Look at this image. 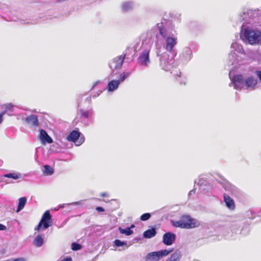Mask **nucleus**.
I'll return each instance as SVG.
<instances>
[{"label":"nucleus","mask_w":261,"mask_h":261,"mask_svg":"<svg viewBox=\"0 0 261 261\" xmlns=\"http://www.w3.org/2000/svg\"><path fill=\"white\" fill-rule=\"evenodd\" d=\"M172 224L175 227L190 229L198 227L199 223L188 215H182L178 221H172Z\"/></svg>","instance_id":"nucleus-1"},{"label":"nucleus","mask_w":261,"mask_h":261,"mask_svg":"<svg viewBox=\"0 0 261 261\" xmlns=\"http://www.w3.org/2000/svg\"><path fill=\"white\" fill-rule=\"evenodd\" d=\"M53 224V220L49 211H46L42 216L38 224L35 227V230L40 231L51 226Z\"/></svg>","instance_id":"nucleus-2"},{"label":"nucleus","mask_w":261,"mask_h":261,"mask_svg":"<svg viewBox=\"0 0 261 261\" xmlns=\"http://www.w3.org/2000/svg\"><path fill=\"white\" fill-rule=\"evenodd\" d=\"M244 36L250 44L258 43L260 39L261 33L257 30L246 29L244 31Z\"/></svg>","instance_id":"nucleus-3"},{"label":"nucleus","mask_w":261,"mask_h":261,"mask_svg":"<svg viewBox=\"0 0 261 261\" xmlns=\"http://www.w3.org/2000/svg\"><path fill=\"white\" fill-rule=\"evenodd\" d=\"M173 250H163L159 251L152 252L147 254L145 257L146 261H158L163 256H167L171 253Z\"/></svg>","instance_id":"nucleus-4"},{"label":"nucleus","mask_w":261,"mask_h":261,"mask_svg":"<svg viewBox=\"0 0 261 261\" xmlns=\"http://www.w3.org/2000/svg\"><path fill=\"white\" fill-rule=\"evenodd\" d=\"M126 55L119 56L113 59L110 63L109 66L111 69L120 68L123 64V61L125 58Z\"/></svg>","instance_id":"nucleus-5"},{"label":"nucleus","mask_w":261,"mask_h":261,"mask_svg":"<svg viewBox=\"0 0 261 261\" xmlns=\"http://www.w3.org/2000/svg\"><path fill=\"white\" fill-rule=\"evenodd\" d=\"M245 80L242 75H236L232 78V82L236 88L243 89L245 86Z\"/></svg>","instance_id":"nucleus-6"},{"label":"nucleus","mask_w":261,"mask_h":261,"mask_svg":"<svg viewBox=\"0 0 261 261\" xmlns=\"http://www.w3.org/2000/svg\"><path fill=\"white\" fill-rule=\"evenodd\" d=\"M175 234L169 232L165 233L163 237V242L167 246L172 245L175 242Z\"/></svg>","instance_id":"nucleus-7"},{"label":"nucleus","mask_w":261,"mask_h":261,"mask_svg":"<svg viewBox=\"0 0 261 261\" xmlns=\"http://www.w3.org/2000/svg\"><path fill=\"white\" fill-rule=\"evenodd\" d=\"M149 49H146L140 55L139 58V62L140 65L143 66H147L149 62Z\"/></svg>","instance_id":"nucleus-8"},{"label":"nucleus","mask_w":261,"mask_h":261,"mask_svg":"<svg viewBox=\"0 0 261 261\" xmlns=\"http://www.w3.org/2000/svg\"><path fill=\"white\" fill-rule=\"evenodd\" d=\"M223 198L224 202L226 207L230 210H234L236 207V205L233 199L226 193L223 194Z\"/></svg>","instance_id":"nucleus-9"},{"label":"nucleus","mask_w":261,"mask_h":261,"mask_svg":"<svg viewBox=\"0 0 261 261\" xmlns=\"http://www.w3.org/2000/svg\"><path fill=\"white\" fill-rule=\"evenodd\" d=\"M166 43L165 49L167 51L171 52L177 43L176 38L168 37L166 39Z\"/></svg>","instance_id":"nucleus-10"},{"label":"nucleus","mask_w":261,"mask_h":261,"mask_svg":"<svg viewBox=\"0 0 261 261\" xmlns=\"http://www.w3.org/2000/svg\"><path fill=\"white\" fill-rule=\"evenodd\" d=\"M257 84V80L253 76L248 77L245 81V86L247 88H250L251 90L255 89Z\"/></svg>","instance_id":"nucleus-11"},{"label":"nucleus","mask_w":261,"mask_h":261,"mask_svg":"<svg viewBox=\"0 0 261 261\" xmlns=\"http://www.w3.org/2000/svg\"><path fill=\"white\" fill-rule=\"evenodd\" d=\"M25 120L30 127H36L39 125L38 118L36 115H30L25 118Z\"/></svg>","instance_id":"nucleus-12"},{"label":"nucleus","mask_w":261,"mask_h":261,"mask_svg":"<svg viewBox=\"0 0 261 261\" xmlns=\"http://www.w3.org/2000/svg\"><path fill=\"white\" fill-rule=\"evenodd\" d=\"M40 139L44 143H51L53 142L52 138L47 134L44 129H41L40 133Z\"/></svg>","instance_id":"nucleus-13"},{"label":"nucleus","mask_w":261,"mask_h":261,"mask_svg":"<svg viewBox=\"0 0 261 261\" xmlns=\"http://www.w3.org/2000/svg\"><path fill=\"white\" fill-rule=\"evenodd\" d=\"M120 84V81L112 80L109 82L107 86V89L109 91H113L117 89Z\"/></svg>","instance_id":"nucleus-14"},{"label":"nucleus","mask_w":261,"mask_h":261,"mask_svg":"<svg viewBox=\"0 0 261 261\" xmlns=\"http://www.w3.org/2000/svg\"><path fill=\"white\" fill-rule=\"evenodd\" d=\"M80 133L76 130L72 131L69 136L67 139L73 142H75L80 138Z\"/></svg>","instance_id":"nucleus-15"},{"label":"nucleus","mask_w":261,"mask_h":261,"mask_svg":"<svg viewBox=\"0 0 261 261\" xmlns=\"http://www.w3.org/2000/svg\"><path fill=\"white\" fill-rule=\"evenodd\" d=\"M181 257V252L179 251H176L166 261H179Z\"/></svg>","instance_id":"nucleus-16"},{"label":"nucleus","mask_w":261,"mask_h":261,"mask_svg":"<svg viewBox=\"0 0 261 261\" xmlns=\"http://www.w3.org/2000/svg\"><path fill=\"white\" fill-rule=\"evenodd\" d=\"M156 233V232L155 229L152 228L145 231L143 233V237L145 238H151L155 236Z\"/></svg>","instance_id":"nucleus-17"},{"label":"nucleus","mask_w":261,"mask_h":261,"mask_svg":"<svg viewBox=\"0 0 261 261\" xmlns=\"http://www.w3.org/2000/svg\"><path fill=\"white\" fill-rule=\"evenodd\" d=\"M27 202V198L25 197H21L19 199L18 205L16 210L17 212H19L20 211L22 210Z\"/></svg>","instance_id":"nucleus-18"},{"label":"nucleus","mask_w":261,"mask_h":261,"mask_svg":"<svg viewBox=\"0 0 261 261\" xmlns=\"http://www.w3.org/2000/svg\"><path fill=\"white\" fill-rule=\"evenodd\" d=\"M43 243V239L40 235H38L34 239L35 245L38 247H41Z\"/></svg>","instance_id":"nucleus-19"},{"label":"nucleus","mask_w":261,"mask_h":261,"mask_svg":"<svg viewBox=\"0 0 261 261\" xmlns=\"http://www.w3.org/2000/svg\"><path fill=\"white\" fill-rule=\"evenodd\" d=\"M119 230L121 234H124L126 236H130L133 233V231L130 229V228L128 227L126 229H123L121 227H119Z\"/></svg>","instance_id":"nucleus-20"},{"label":"nucleus","mask_w":261,"mask_h":261,"mask_svg":"<svg viewBox=\"0 0 261 261\" xmlns=\"http://www.w3.org/2000/svg\"><path fill=\"white\" fill-rule=\"evenodd\" d=\"M44 173L47 175H50L53 174L54 169L50 167L49 165H45L44 166Z\"/></svg>","instance_id":"nucleus-21"},{"label":"nucleus","mask_w":261,"mask_h":261,"mask_svg":"<svg viewBox=\"0 0 261 261\" xmlns=\"http://www.w3.org/2000/svg\"><path fill=\"white\" fill-rule=\"evenodd\" d=\"M129 74H130L129 72H127V73L123 72V73H122L120 75V77H119V80H118V81H120V84L121 82H123L127 78V77Z\"/></svg>","instance_id":"nucleus-22"},{"label":"nucleus","mask_w":261,"mask_h":261,"mask_svg":"<svg viewBox=\"0 0 261 261\" xmlns=\"http://www.w3.org/2000/svg\"><path fill=\"white\" fill-rule=\"evenodd\" d=\"M82 248V245L77 243H73L71 244V249L74 251L80 250Z\"/></svg>","instance_id":"nucleus-23"},{"label":"nucleus","mask_w":261,"mask_h":261,"mask_svg":"<svg viewBox=\"0 0 261 261\" xmlns=\"http://www.w3.org/2000/svg\"><path fill=\"white\" fill-rule=\"evenodd\" d=\"M114 244L117 247H120L123 245H126V242H122L119 240H116L114 241Z\"/></svg>","instance_id":"nucleus-24"},{"label":"nucleus","mask_w":261,"mask_h":261,"mask_svg":"<svg viewBox=\"0 0 261 261\" xmlns=\"http://www.w3.org/2000/svg\"><path fill=\"white\" fill-rule=\"evenodd\" d=\"M150 217L151 215L149 213H145L141 215V216L140 217V220L143 221H146L148 220L150 218Z\"/></svg>","instance_id":"nucleus-25"},{"label":"nucleus","mask_w":261,"mask_h":261,"mask_svg":"<svg viewBox=\"0 0 261 261\" xmlns=\"http://www.w3.org/2000/svg\"><path fill=\"white\" fill-rule=\"evenodd\" d=\"M5 177H8V178H12L14 179H17L19 178V176L17 174H16L15 173H9L5 175Z\"/></svg>","instance_id":"nucleus-26"},{"label":"nucleus","mask_w":261,"mask_h":261,"mask_svg":"<svg viewBox=\"0 0 261 261\" xmlns=\"http://www.w3.org/2000/svg\"><path fill=\"white\" fill-rule=\"evenodd\" d=\"M160 33L161 35L165 38L166 36V29L164 28H160L159 29Z\"/></svg>","instance_id":"nucleus-27"},{"label":"nucleus","mask_w":261,"mask_h":261,"mask_svg":"<svg viewBox=\"0 0 261 261\" xmlns=\"http://www.w3.org/2000/svg\"><path fill=\"white\" fill-rule=\"evenodd\" d=\"M81 116L84 118L88 117V112L87 111H85L84 110H81Z\"/></svg>","instance_id":"nucleus-28"},{"label":"nucleus","mask_w":261,"mask_h":261,"mask_svg":"<svg viewBox=\"0 0 261 261\" xmlns=\"http://www.w3.org/2000/svg\"><path fill=\"white\" fill-rule=\"evenodd\" d=\"M96 210L99 212H103L105 211V210L103 207L100 206H97L96 207Z\"/></svg>","instance_id":"nucleus-29"},{"label":"nucleus","mask_w":261,"mask_h":261,"mask_svg":"<svg viewBox=\"0 0 261 261\" xmlns=\"http://www.w3.org/2000/svg\"><path fill=\"white\" fill-rule=\"evenodd\" d=\"M255 73L259 80L261 81V71H256Z\"/></svg>","instance_id":"nucleus-30"},{"label":"nucleus","mask_w":261,"mask_h":261,"mask_svg":"<svg viewBox=\"0 0 261 261\" xmlns=\"http://www.w3.org/2000/svg\"><path fill=\"white\" fill-rule=\"evenodd\" d=\"M7 228L6 226L3 224H0V230H4Z\"/></svg>","instance_id":"nucleus-31"},{"label":"nucleus","mask_w":261,"mask_h":261,"mask_svg":"<svg viewBox=\"0 0 261 261\" xmlns=\"http://www.w3.org/2000/svg\"><path fill=\"white\" fill-rule=\"evenodd\" d=\"M13 261H25L24 258H17L13 260Z\"/></svg>","instance_id":"nucleus-32"},{"label":"nucleus","mask_w":261,"mask_h":261,"mask_svg":"<svg viewBox=\"0 0 261 261\" xmlns=\"http://www.w3.org/2000/svg\"><path fill=\"white\" fill-rule=\"evenodd\" d=\"M100 196L102 197H108V194L107 193H102L100 194Z\"/></svg>","instance_id":"nucleus-33"},{"label":"nucleus","mask_w":261,"mask_h":261,"mask_svg":"<svg viewBox=\"0 0 261 261\" xmlns=\"http://www.w3.org/2000/svg\"><path fill=\"white\" fill-rule=\"evenodd\" d=\"M3 121V114H0V124L2 123Z\"/></svg>","instance_id":"nucleus-34"},{"label":"nucleus","mask_w":261,"mask_h":261,"mask_svg":"<svg viewBox=\"0 0 261 261\" xmlns=\"http://www.w3.org/2000/svg\"><path fill=\"white\" fill-rule=\"evenodd\" d=\"M84 142V139H82V138L80 139V144H82ZM80 145V144H79Z\"/></svg>","instance_id":"nucleus-35"},{"label":"nucleus","mask_w":261,"mask_h":261,"mask_svg":"<svg viewBox=\"0 0 261 261\" xmlns=\"http://www.w3.org/2000/svg\"><path fill=\"white\" fill-rule=\"evenodd\" d=\"M134 227H135V225L132 224L129 228H130V229H131V228H133Z\"/></svg>","instance_id":"nucleus-36"}]
</instances>
